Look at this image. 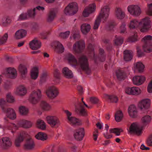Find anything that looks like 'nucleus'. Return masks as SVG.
Instances as JSON below:
<instances>
[{
    "label": "nucleus",
    "mask_w": 152,
    "mask_h": 152,
    "mask_svg": "<svg viewBox=\"0 0 152 152\" xmlns=\"http://www.w3.org/2000/svg\"><path fill=\"white\" fill-rule=\"evenodd\" d=\"M36 138L38 140L43 141L47 139V136L46 134L43 132H39L35 136Z\"/></svg>",
    "instance_id": "ea45409f"
},
{
    "label": "nucleus",
    "mask_w": 152,
    "mask_h": 152,
    "mask_svg": "<svg viewBox=\"0 0 152 152\" xmlns=\"http://www.w3.org/2000/svg\"><path fill=\"white\" fill-rule=\"evenodd\" d=\"M34 143L33 139L30 138L27 139L24 145V147L26 149H31L34 148Z\"/></svg>",
    "instance_id": "7c9ffc66"
},
{
    "label": "nucleus",
    "mask_w": 152,
    "mask_h": 152,
    "mask_svg": "<svg viewBox=\"0 0 152 152\" xmlns=\"http://www.w3.org/2000/svg\"><path fill=\"white\" fill-rule=\"evenodd\" d=\"M108 99L110 100V102H111L116 103L118 102V97L115 95H108Z\"/></svg>",
    "instance_id": "09e8293b"
},
{
    "label": "nucleus",
    "mask_w": 152,
    "mask_h": 152,
    "mask_svg": "<svg viewBox=\"0 0 152 152\" xmlns=\"http://www.w3.org/2000/svg\"><path fill=\"white\" fill-rule=\"evenodd\" d=\"M32 125V123L30 121L25 120H23L20 121L17 125L14 124H12L11 126L12 128V130H16L18 129L19 127H22L25 128H29Z\"/></svg>",
    "instance_id": "9d476101"
},
{
    "label": "nucleus",
    "mask_w": 152,
    "mask_h": 152,
    "mask_svg": "<svg viewBox=\"0 0 152 152\" xmlns=\"http://www.w3.org/2000/svg\"><path fill=\"white\" fill-rule=\"evenodd\" d=\"M128 41L129 42H134L138 41L137 36L134 35L129 37Z\"/></svg>",
    "instance_id": "6e6d98bb"
},
{
    "label": "nucleus",
    "mask_w": 152,
    "mask_h": 152,
    "mask_svg": "<svg viewBox=\"0 0 152 152\" xmlns=\"http://www.w3.org/2000/svg\"><path fill=\"white\" fill-rule=\"evenodd\" d=\"M145 80V77L143 76H136L133 77L132 79L134 84L138 86L143 83Z\"/></svg>",
    "instance_id": "5701e85b"
},
{
    "label": "nucleus",
    "mask_w": 152,
    "mask_h": 152,
    "mask_svg": "<svg viewBox=\"0 0 152 152\" xmlns=\"http://www.w3.org/2000/svg\"><path fill=\"white\" fill-rule=\"evenodd\" d=\"M26 93L27 90L26 88L22 85L18 87L15 92L16 94L21 96L25 95Z\"/></svg>",
    "instance_id": "bb28decb"
},
{
    "label": "nucleus",
    "mask_w": 152,
    "mask_h": 152,
    "mask_svg": "<svg viewBox=\"0 0 152 152\" xmlns=\"http://www.w3.org/2000/svg\"><path fill=\"white\" fill-rule=\"evenodd\" d=\"M110 8L108 6H105L101 9L99 15H100V17L104 18V20L106 21L108 18L110 14Z\"/></svg>",
    "instance_id": "dca6fc26"
},
{
    "label": "nucleus",
    "mask_w": 152,
    "mask_h": 152,
    "mask_svg": "<svg viewBox=\"0 0 152 152\" xmlns=\"http://www.w3.org/2000/svg\"><path fill=\"white\" fill-rule=\"evenodd\" d=\"M45 93L50 99H53L56 97L59 94L58 88L54 86L48 87L45 90Z\"/></svg>",
    "instance_id": "20e7f679"
},
{
    "label": "nucleus",
    "mask_w": 152,
    "mask_h": 152,
    "mask_svg": "<svg viewBox=\"0 0 152 152\" xmlns=\"http://www.w3.org/2000/svg\"><path fill=\"white\" fill-rule=\"evenodd\" d=\"M37 126L39 128L42 130L45 129L46 128L45 123L43 121L40 120L37 121Z\"/></svg>",
    "instance_id": "c03bdc74"
},
{
    "label": "nucleus",
    "mask_w": 152,
    "mask_h": 152,
    "mask_svg": "<svg viewBox=\"0 0 152 152\" xmlns=\"http://www.w3.org/2000/svg\"><path fill=\"white\" fill-rule=\"evenodd\" d=\"M70 34V31H67L61 33L59 34V36L63 39H66L67 38Z\"/></svg>",
    "instance_id": "864d4df0"
},
{
    "label": "nucleus",
    "mask_w": 152,
    "mask_h": 152,
    "mask_svg": "<svg viewBox=\"0 0 152 152\" xmlns=\"http://www.w3.org/2000/svg\"><path fill=\"white\" fill-rule=\"evenodd\" d=\"M19 111L21 115H26L28 113V109L24 106H21L19 108Z\"/></svg>",
    "instance_id": "49530a36"
},
{
    "label": "nucleus",
    "mask_w": 152,
    "mask_h": 152,
    "mask_svg": "<svg viewBox=\"0 0 152 152\" xmlns=\"http://www.w3.org/2000/svg\"><path fill=\"white\" fill-rule=\"evenodd\" d=\"M128 12L132 15L135 16H138L141 14L140 7L137 5H132L128 7Z\"/></svg>",
    "instance_id": "4468645a"
},
{
    "label": "nucleus",
    "mask_w": 152,
    "mask_h": 152,
    "mask_svg": "<svg viewBox=\"0 0 152 152\" xmlns=\"http://www.w3.org/2000/svg\"><path fill=\"white\" fill-rule=\"evenodd\" d=\"M145 68V66L141 62H137L135 66V68L137 69L139 72H142L143 71L144 69Z\"/></svg>",
    "instance_id": "79ce46f5"
},
{
    "label": "nucleus",
    "mask_w": 152,
    "mask_h": 152,
    "mask_svg": "<svg viewBox=\"0 0 152 152\" xmlns=\"http://www.w3.org/2000/svg\"><path fill=\"white\" fill-rule=\"evenodd\" d=\"M62 72L64 76L67 78L71 79L73 77L72 71L67 67H64L63 69Z\"/></svg>",
    "instance_id": "a878e982"
},
{
    "label": "nucleus",
    "mask_w": 152,
    "mask_h": 152,
    "mask_svg": "<svg viewBox=\"0 0 152 152\" xmlns=\"http://www.w3.org/2000/svg\"><path fill=\"white\" fill-rule=\"evenodd\" d=\"M133 95H138L141 93L140 89L137 87H132Z\"/></svg>",
    "instance_id": "603ef678"
},
{
    "label": "nucleus",
    "mask_w": 152,
    "mask_h": 152,
    "mask_svg": "<svg viewBox=\"0 0 152 152\" xmlns=\"http://www.w3.org/2000/svg\"><path fill=\"white\" fill-rule=\"evenodd\" d=\"M90 101L93 104H96L99 103V100L96 97H92L90 98Z\"/></svg>",
    "instance_id": "4d7b16f0"
},
{
    "label": "nucleus",
    "mask_w": 152,
    "mask_h": 152,
    "mask_svg": "<svg viewBox=\"0 0 152 152\" xmlns=\"http://www.w3.org/2000/svg\"><path fill=\"white\" fill-rule=\"evenodd\" d=\"M96 8V5L94 3L90 4L86 7V17H88L90 14L93 13L95 11Z\"/></svg>",
    "instance_id": "393cba45"
},
{
    "label": "nucleus",
    "mask_w": 152,
    "mask_h": 152,
    "mask_svg": "<svg viewBox=\"0 0 152 152\" xmlns=\"http://www.w3.org/2000/svg\"><path fill=\"white\" fill-rule=\"evenodd\" d=\"M36 8H34L33 10H29L27 12V15L28 17L34 18L35 15Z\"/></svg>",
    "instance_id": "3c124183"
},
{
    "label": "nucleus",
    "mask_w": 152,
    "mask_h": 152,
    "mask_svg": "<svg viewBox=\"0 0 152 152\" xmlns=\"http://www.w3.org/2000/svg\"><path fill=\"white\" fill-rule=\"evenodd\" d=\"M137 50V54L138 57H141L144 56V53L142 52L139 47H137L136 48Z\"/></svg>",
    "instance_id": "e2e57ef3"
},
{
    "label": "nucleus",
    "mask_w": 152,
    "mask_h": 152,
    "mask_svg": "<svg viewBox=\"0 0 152 152\" xmlns=\"http://www.w3.org/2000/svg\"><path fill=\"white\" fill-rule=\"evenodd\" d=\"M83 98H82L81 101L82 103L79 102L75 105V111L78 115L80 116H84L86 113L85 107L86 103L84 101Z\"/></svg>",
    "instance_id": "9b49d317"
},
{
    "label": "nucleus",
    "mask_w": 152,
    "mask_h": 152,
    "mask_svg": "<svg viewBox=\"0 0 152 152\" xmlns=\"http://www.w3.org/2000/svg\"><path fill=\"white\" fill-rule=\"evenodd\" d=\"M11 20L9 17H6L2 19V24L4 26H7L10 24Z\"/></svg>",
    "instance_id": "a18cd8bd"
},
{
    "label": "nucleus",
    "mask_w": 152,
    "mask_h": 152,
    "mask_svg": "<svg viewBox=\"0 0 152 152\" xmlns=\"http://www.w3.org/2000/svg\"><path fill=\"white\" fill-rule=\"evenodd\" d=\"M151 118L150 116L146 115L142 117L141 122L143 126L140 127L135 123H133L129 128V132L130 133H134L138 136L140 135L142 133L143 127L149 124L151 122Z\"/></svg>",
    "instance_id": "f257e3e1"
},
{
    "label": "nucleus",
    "mask_w": 152,
    "mask_h": 152,
    "mask_svg": "<svg viewBox=\"0 0 152 152\" xmlns=\"http://www.w3.org/2000/svg\"><path fill=\"white\" fill-rule=\"evenodd\" d=\"M148 91L149 93L152 92V80H151L148 84L147 87Z\"/></svg>",
    "instance_id": "774afa93"
},
{
    "label": "nucleus",
    "mask_w": 152,
    "mask_h": 152,
    "mask_svg": "<svg viewBox=\"0 0 152 152\" xmlns=\"http://www.w3.org/2000/svg\"><path fill=\"white\" fill-rule=\"evenodd\" d=\"M56 50L58 53H62L64 52V48L63 45L59 42L56 43L55 46Z\"/></svg>",
    "instance_id": "e433bc0d"
},
{
    "label": "nucleus",
    "mask_w": 152,
    "mask_h": 152,
    "mask_svg": "<svg viewBox=\"0 0 152 152\" xmlns=\"http://www.w3.org/2000/svg\"><path fill=\"white\" fill-rule=\"evenodd\" d=\"M19 71L22 75H25L27 73V68L23 64H20L19 66Z\"/></svg>",
    "instance_id": "c9c22d12"
},
{
    "label": "nucleus",
    "mask_w": 152,
    "mask_h": 152,
    "mask_svg": "<svg viewBox=\"0 0 152 152\" xmlns=\"http://www.w3.org/2000/svg\"><path fill=\"white\" fill-rule=\"evenodd\" d=\"M132 87L131 88L127 87L125 90V93L129 95H133Z\"/></svg>",
    "instance_id": "69168bd1"
},
{
    "label": "nucleus",
    "mask_w": 152,
    "mask_h": 152,
    "mask_svg": "<svg viewBox=\"0 0 152 152\" xmlns=\"http://www.w3.org/2000/svg\"><path fill=\"white\" fill-rule=\"evenodd\" d=\"M116 25V24L114 21H111L109 24V30H112Z\"/></svg>",
    "instance_id": "338daca9"
},
{
    "label": "nucleus",
    "mask_w": 152,
    "mask_h": 152,
    "mask_svg": "<svg viewBox=\"0 0 152 152\" xmlns=\"http://www.w3.org/2000/svg\"><path fill=\"white\" fill-rule=\"evenodd\" d=\"M98 132L99 131L98 129H95L93 134V139L95 141H96L97 140L98 135Z\"/></svg>",
    "instance_id": "0e129e2a"
},
{
    "label": "nucleus",
    "mask_w": 152,
    "mask_h": 152,
    "mask_svg": "<svg viewBox=\"0 0 152 152\" xmlns=\"http://www.w3.org/2000/svg\"><path fill=\"white\" fill-rule=\"evenodd\" d=\"M152 36L147 35L144 37L142 39L144 44L142 46L143 49L145 52L150 53L152 52Z\"/></svg>",
    "instance_id": "7ed1b4c3"
},
{
    "label": "nucleus",
    "mask_w": 152,
    "mask_h": 152,
    "mask_svg": "<svg viewBox=\"0 0 152 152\" xmlns=\"http://www.w3.org/2000/svg\"><path fill=\"white\" fill-rule=\"evenodd\" d=\"M148 9L146 12V14L149 16H152V3L148 4Z\"/></svg>",
    "instance_id": "bf43d9fd"
},
{
    "label": "nucleus",
    "mask_w": 152,
    "mask_h": 152,
    "mask_svg": "<svg viewBox=\"0 0 152 152\" xmlns=\"http://www.w3.org/2000/svg\"><path fill=\"white\" fill-rule=\"evenodd\" d=\"M27 15L26 13H22L20 15L18 20H25L27 19Z\"/></svg>",
    "instance_id": "13d9d810"
},
{
    "label": "nucleus",
    "mask_w": 152,
    "mask_h": 152,
    "mask_svg": "<svg viewBox=\"0 0 152 152\" xmlns=\"http://www.w3.org/2000/svg\"><path fill=\"white\" fill-rule=\"evenodd\" d=\"M40 107L44 110L48 111L51 108V106L44 101H42L40 103Z\"/></svg>",
    "instance_id": "72a5a7b5"
},
{
    "label": "nucleus",
    "mask_w": 152,
    "mask_h": 152,
    "mask_svg": "<svg viewBox=\"0 0 152 152\" xmlns=\"http://www.w3.org/2000/svg\"><path fill=\"white\" fill-rule=\"evenodd\" d=\"M26 134V132H23L21 133H20V135L16 139L15 144L16 146L18 147L20 146V143L23 140L24 138L23 134Z\"/></svg>",
    "instance_id": "2f4dec72"
},
{
    "label": "nucleus",
    "mask_w": 152,
    "mask_h": 152,
    "mask_svg": "<svg viewBox=\"0 0 152 152\" xmlns=\"http://www.w3.org/2000/svg\"><path fill=\"white\" fill-rule=\"evenodd\" d=\"M88 56L91 59L94 61V63L98 64V59L101 62H103L106 59L105 55H99L98 57L95 56L94 52V48L93 45L90 43L87 47Z\"/></svg>",
    "instance_id": "f03ea898"
},
{
    "label": "nucleus",
    "mask_w": 152,
    "mask_h": 152,
    "mask_svg": "<svg viewBox=\"0 0 152 152\" xmlns=\"http://www.w3.org/2000/svg\"><path fill=\"white\" fill-rule=\"evenodd\" d=\"M1 141L2 147L4 149H7L10 147L12 145L11 139L8 137H3Z\"/></svg>",
    "instance_id": "6ab92c4d"
},
{
    "label": "nucleus",
    "mask_w": 152,
    "mask_h": 152,
    "mask_svg": "<svg viewBox=\"0 0 152 152\" xmlns=\"http://www.w3.org/2000/svg\"><path fill=\"white\" fill-rule=\"evenodd\" d=\"M85 47L84 41L77 42L73 45V50L75 53H80L83 51Z\"/></svg>",
    "instance_id": "ddd939ff"
},
{
    "label": "nucleus",
    "mask_w": 152,
    "mask_h": 152,
    "mask_svg": "<svg viewBox=\"0 0 152 152\" xmlns=\"http://www.w3.org/2000/svg\"><path fill=\"white\" fill-rule=\"evenodd\" d=\"M128 112L130 116L133 118H136L137 116L136 107L134 105H131L129 107Z\"/></svg>",
    "instance_id": "412c9836"
},
{
    "label": "nucleus",
    "mask_w": 152,
    "mask_h": 152,
    "mask_svg": "<svg viewBox=\"0 0 152 152\" xmlns=\"http://www.w3.org/2000/svg\"><path fill=\"white\" fill-rule=\"evenodd\" d=\"M67 117L69 122L72 126H79L81 124L80 121L75 117L71 116L72 113L68 110H64Z\"/></svg>",
    "instance_id": "f8f14e48"
},
{
    "label": "nucleus",
    "mask_w": 152,
    "mask_h": 152,
    "mask_svg": "<svg viewBox=\"0 0 152 152\" xmlns=\"http://www.w3.org/2000/svg\"><path fill=\"white\" fill-rule=\"evenodd\" d=\"M150 18L148 17L142 19L139 22V24H141L140 28V31L142 32H147L149 31L151 28Z\"/></svg>",
    "instance_id": "1a4fd4ad"
},
{
    "label": "nucleus",
    "mask_w": 152,
    "mask_h": 152,
    "mask_svg": "<svg viewBox=\"0 0 152 152\" xmlns=\"http://www.w3.org/2000/svg\"><path fill=\"white\" fill-rule=\"evenodd\" d=\"M134 55L133 52L131 50H126L123 52V58L126 61H131Z\"/></svg>",
    "instance_id": "aec40b11"
},
{
    "label": "nucleus",
    "mask_w": 152,
    "mask_h": 152,
    "mask_svg": "<svg viewBox=\"0 0 152 152\" xmlns=\"http://www.w3.org/2000/svg\"><path fill=\"white\" fill-rule=\"evenodd\" d=\"M38 68L36 67L33 68L31 72V75L32 79H36L38 76Z\"/></svg>",
    "instance_id": "f704fd0d"
},
{
    "label": "nucleus",
    "mask_w": 152,
    "mask_h": 152,
    "mask_svg": "<svg viewBox=\"0 0 152 152\" xmlns=\"http://www.w3.org/2000/svg\"><path fill=\"white\" fill-rule=\"evenodd\" d=\"M26 34V30L23 29H20L15 33V37L17 39H20L25 37Z\"/></svg>",
    "instance_id": "c85d7f7f"
},
{
    "label": "nucleus",
    "mask_w": 152,
    "mask_h": 152,
    "mask_svg": "<svg viewBox=\"0 0 152 152\" xmlns=\"http://www.w3.org/2000/svg\"><path fill=\"white\" fill-rule=\"evenodd\" d=\"M78 61L81 69L83 70L86 69V56H80L78 58Z\"/></svg>",
    "instance_id": "473e14b6"
},
{
    "label": "nucleus",
    "mask_w": 152,
    "mask_h": 152,
    "mask_svg": "<svg viewBox=\"0 0 152 152\" xmlns=\"http://www.w3.org/2000/svg\"><path fill=\"white\" fill-rule=\"evenodd\" d=\"M91 73V70L89 67V64L88 61V59L86 57V74L89 75Z\"/></svg>",
    "instance_id": "052dcab7"
},
{
    "label": "nucleus",
    "mask_w": 152,
    "mask_h": 152,
    "mask_svg": "<svg viewBox=\"0 0 152 152\" xmlns=\"http://www.w3.org/2000/svg\"><path fill=\"white\" fill-rule=\"evenodd\" d=\"M8 35L7 33H5L3 36L0 39V45L5 43L7 40Z\"/></svg>",
    "instance_id": "8fccbe9b"
},
{
    "label": "nucleus",
    "mask_w": 152,
    "mask_h": 152,
    "mask_svg": "<svg viewBox=\"0 0 152 152\" xmlns=\"http://www.w3.org/2000/svg\"><path fill=\"white\" fill-rule=\"evenodd\" d=\"M115 39L114 40V42L115 44L117 45H120L123 42L124 39L121 37H118L117 35L115 36Z\"/></svg>",
    "instance_id": "58836bf2"
},
{
    "label": "nucleus",
    "mask_w": 152,
    "mask_h": 152,
    "mask_svg": "<svg viewBox=\"0 0 152 152\" xmlns=\"http://www.w3.org/2000/svg\"><path fill=\"white\" fill-rule=\"evenodd\" d=\"M7 102L10 103L13 102L15 101L14 97L10 93H8L7 94Z\"/></svg>",
    "instance_id": "5fc2aeb1"
},
{
    "label": "nucleus",
    "mask_w": 152,
    "mask_h": 152,
    "mask_svg": "<svg viewBox=\"0 0 152 152\" xmlns=\"http://www.w3.org/2000/svg\"><path fill=\"white\" fill-rule=\"evenodd\" d=\"M146 143L149 146H152V134H150L147 140Z\"/></svg>",
    "instance_id": "680f3d73"
},
{
    "label": "nucleus",
    "mask_w": 152,
    "mask_h": 152,
    "mask_svg": "<svg viewBox=\"0 0 152 152\" xmlns=\"http://www.w3.org/2000/svg\"><path fill=\"white\" fill-rule=\"evenodd\" d=\"M7 72L6 76L8 77L14 79L17 76V72L16 69L14 68H8L7 69Z\"/></svg>",
    "instance_id": "b1692460"
},
{
    "label": "nucleus",
    "mask_w": 152,
    "mask_h": 152,
    "mask_svg": "<svg viewBox=\"0 0 152 152\" xmlns=\"http://www.w3.org/2000/svg\"><path fill=\"white\" fill-rule=\"evenodd\" d=\"M151 102V100L148 99H142L139 102L138 107L141 110L147 109L150 107Z\"/></svg>",
    "instance_id": "f3484780"
},
{
    "label": "nucleus",
    "mask_w": 152,
    "mask_h": 152,
    "mask_svg": "<svg viewBox=\"0 0 152 152\" xmlns=\"http://www.w3.org/2000/svg\"><path fill=\"white\" fill-rule=\"evenodd\" d=\"M85 131L83 128L75 130L74 132V136L75 140L78 141L82 140L84 136Z\"/></svg>",
    "instance_id": "a211bd4d"
},
{
    "label": "nucleus",
    "mask_w": 152,
    "mask_h": 152,
    "mask_svg": "<svg viewBox=\"0 0 152 152\" xmlns=\"http://www.w3.org/2000/svg\"><path fill=\"white\" fill-rule=\"evenodd\" d=\"M41 45V42L36 39L32 40L29 43L30 47L33 50H36L39 48Z\"/></svg>",
    "instance_id": "4be33fe9"
},
{
    "label": "nucleus",
    "mask_w": 152,
    "mask_h": 152,
    "mask_svg": "<svg viewBox=\"0 0 152 152\" xmlns=\"http://www.w3.org/2000/svg\"><path fill=\"white\" fill-rule=\"evenodd\" d=\"M47 123L53 128H57L61 125V122L59 118L55 116H48L46 117Z\"/></svg>",
    "instance_id": "6e6552de"
},
{
    "label": "nucleus",
    "mask_w": 152,
    "mask_h": 152,
    "mask_svg": "<svg viewBox=\"0 0 152 152\" xmlns=\"http://www.w3.org/2000/svg\"><path fill=\"white\" fill-rule=\"evenodd\" d=\"M56 17V13L53 10L50 11L48 15L47 21L48 22H51L53 21Z\"/></svg>",
    "instance_id": "4c0bfd02"
},
{
    "label": "nucleus",
    "mask_w": 152,
    "mask_h": 152,
    "mask_svg": "<svg viewBox=\"0 0 152 152\" xmlns=\"http://www.w3.org/2000/svg\"><path fill=\"white\" fill-rule=\"evenodd\" d=\"M139 23L136 20H133L130 21L129 27L130 29H134L138 26Z\"/></svg>",
    "instance_id": "de8ad7c7"
},
{
    "label": "nucleus",
    "mask_w": 152,
    "mask_h": 152,
    "mask_svg": "<svg viewBox=\"0 0 152 152\" xmlns=\"http://www.w3.org/2000/svg\"><path fill=\"white\" fill-rule=\"evenodd\" d=\"M6 102L5 101L1 99L0 100V105L3 111L6 113L7 117L12 119L16 118V114L14 110L11 108H6L5 105Z\"/></svg>",
    "instance_id": "0eeeda50"
},
{
    "label": "nucleus",
    "mask_w": 152,
    "mask_h": 152,
    "mask_svg": "<svg viewBox=\"0 0 152 152\" xmlns=\"http://www.w3.org/2000/svg\"><path fill=\"white\" fill-rule=\"evenodd\" d=\"M78 11L77 3L73 2L69 3L65 8L64 12L66 15H73L76 14Z\"/></svg>",
    "instance_id": "423d86ee"
},
{
    "label": "nucleus",
    "mask_w": 152,
    "mask_h": 152,
    "mask_svg": "<svg viewBox=\"0 0 152 152\" xmlns=\"http://www.w3.org/2000/svg\"><path fill=\"white\" fill-rule=\"evenodd\" d=\"M123 131L122 129L119 128L110 129L109 130L110 133H114L117 136L120 135L121 132H123Z\"/></svg>",
    "instance_id": "37998d69"
},
{
    "label": "nucleus",
    "mask_w": 152,
    "mask_h": 152,
    "mask_svg": "<svg viewBox=\"0 0 152 152\" xmlns=\"http://www.w3.org/2000/svg\"><path fill=\"white\" fill-rule=\"evenodd\" d=\"M116 74L118 79L120 81L124 80L126 77V74L123 70L118 69Z\"/></svg>",
    "instance_id": "cd10ccee"
},
{
    "label": "nucleus",
    "mask_w": 152,
    "mask_h": 152,
    "mask_svg": "<svg viewBox=\"0 0 152 152\" xmlns=\"http://www.w3.org/2000/svg\"><path fill=\"white\" fill-rule=\"evenodd\" d=\"M102 18L100 17V15H98L94 22V25L93 27L94 30H96L98 28L101 23Z\"/></svg>",
    "instance_id": "a19ab883"
},
{
    "label": "nucleus",
    "mask_w": 152,
    "mask_h": 152,
    "mask_svg": "<svg viewBox=\"0 0 152 152\" xmlns=\"http://www.w3.org/2000/svg\"><path fill=\"white\" fill-rule=\"evenodd\" d=\"M42 96L41 90L39 89L32 91L29 97V102L33 104H36L38 102Z\"/></svg>",
    "instance_id": "39448f33"
},
{
    "label": "nucleus",
    "mask_w": 152,
    "mask_h": 152,
    "mask_svg": "<svg viewBox=\"0 0 152 152\" xmlns=\"http://www.w3.org/2000/svg\"><path fill=\"white\" fill-rule=\"evenodd\" d=\"M115 15L116 17L118 19H122L125 16L124 12L120 8H117L115 10Z\"/></svg>",
    "instance_id": "c756f323"
},
{
    "label": "nucleus",
    "mask_w": 152,
    "mask_h": 152,
    "mask_svg": "<svg viewBox=\"0 0 152 152\" xmlns=\"http://www.w3.org/2000/svg\"><path fill=\"white\" fill-rule=\"evenodd\" d=\"M65 58L69 63L72 66H75L78 64L77 60L75 56L70 53H67L66 54Z\"/></svg>",
    "instance_id": "2eb2a0df"
}]
</instances>
